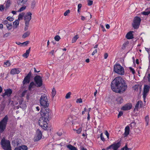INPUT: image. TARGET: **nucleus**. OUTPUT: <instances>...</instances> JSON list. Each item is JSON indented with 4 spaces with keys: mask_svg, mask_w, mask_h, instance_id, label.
Here are the masks:
<instances>
[{
    "mask_svg": "<svg viewBox=\"0 0 150 150\" xmlns=\"http://www.w3.org/2000/svg\"><path fill=\"white\" fill-rule=\"evenodd\" d=\"M112 89L116 93H122L127 90V86L125 81L121 77H117L113 80L111 84Z\"/></svg>",
    "mask_w": 150,
    "mask_h": 150,
    "instance_id": "1",
    "label": "nucleus"
},
{
    "mask_svg": "<svg viewBox=\"0 0 150 150\" xmlns=\"http://www.w3.org/2000/svg\"><path fill=\"white\" fill-rule=\"evenodd\" d=\"M41 117L40 118L38 121L39 125L45 130L48 129L47 122L49 118L50 110L45 108H42L41 109Z\"/></svg>",
    "mask_w": 150,
    "mask_h": 150,
    "instance_id": "2",
    "label": "nucleus"
},
{
    "mask_svg": "<svg viewBox=\"0 0 150 150\" xmlns=\"http://www.w3.org/2000/svg\"><path fill=\"white\" fill-rule=\"evenodd\" d=\"M8 120V117L6 115L0 121V134L6 129Z\"/></svg>",
    "mask_w": 150,
    "mask_h": 150,
    "instance_id": "3",
    "label": "nucleus"
},
{
    "mask_svg": "<svg viewBox=\"0 0 150 150\" xmlns=\"http://www.w3.org/2000/svg\"><path fill=\"white\" fill-rule=\"evenodd\" d=\"M40 102L41 106L43 107L42 108H45L46 109H49L47 107L49 104L46 95L44 94L41 96L40 99Z\"/></svg>",
    "mask_w": 150,
    "mask_h": 150,
    "instance_id": "4",
    "label": "nucleus"
},
{
    "mask_svg": "<svg viewBox=\"0 0 150 150\" xmlns=\"http://www.w3.org/2000/svg\"><path fill=\"white\" fill-rule=\"evenodd\" d=\"M0 144L2 148L5 150H11L10 141L3 138L1 139Z\"/></svg>",
    "mask_w": 150,
    "mask_h": 150,
    "instance_id": "5",
    "label": "nucleus"
},
{
    "mask_svg": "<svg viewBox=\"0 0 150 150\" xmlns=\"http://www.w3.org/2000/svg\"><path fill=\"white\" fill-rule=\"evenodd\" d=\"M114 71L120 75H123L124 73V69L123 67L118 64H116L114 66Z\"/></svg>",
    "mask_w": 150,
    "mask_h": 150,
    "instance_id": "6",
    "label": "nucleus"
},
{
    "mask_svg": "<svg viewBox=\"0 0 150 150\" xmlns=\"http://www.w3.org/2000/svg\"><path fill=\"white\" fill-rule=\"evenodd\" d=\"M141 21V18L138 16L134 17L132 23V26L134 29H138L139 28Z\"/></svg>",
    "mask_w": 150,
    "mask_h": 150,
    "instance_id": "7",
    "label": "nucleus"
},
{
    "mask_svg": "<svg viewBox=\"0 0 150 150\" xmlns=\"http://www.w3.org/2000/svg\"><path fill=\"white\" fill-rule=\"evenodd\" d=\"M34 81L37 87H41L42 85V80L41 77L40 75H36L34 78Z\"/></svg>",
    "mask_w": 150,
    "mask_h": 150,
    "instance_id": "8",
    "label": "nucleus"
},
{
    "mask_svg": "<svg viewBox=\"0 0 150 150\" xmlns=\"http://www.w3.org/2000/svg\"><path fill=\"white\" fill-rule=\"evenodd\" d=\"M121 145L120 142H115L112 144L110 145L107 148V149H108L112 148V149H117Z\"/></svg>",
    "mask_w": 150,
    "mask_h": 150,
    "instance_id": "9",
    "label": "nucleus"
},
{
    "mask_svg": "<svg viewBox=\"0 0 150 150\" xmlns=\"http://www.w3.org/2000/svg\"><path fill=\"white\" fill-rule=\"evenodd\" d=\"M31 75V73L30 71L28 74L27 75L25 76L24 79L22 82L23 85L27 84L30 82Z\"/></svg>",
    "mask_w": 150,
    "mask_h": 150,
    "instance_id": "10",
    "label": "nucleus"
},
{
    "mask_svg": "<svg viewBox=\"0 0 150 150\" xmlns=\"http://www.w3.org/2000/svg\"><path fill=\"white\" fill-rule=\"evenodd\" d=\"M150 88L149 86L145 85L144 86V88L143 93V98L144 100H145V98L147 96V94L149 92Z\"/></svg>",
    "mask_w": 150,
    "mask_h": 150,
    "instance_id": "11",
    "label": "nucleus"
},
{
    "mask_svg": "<svg viewBox=\"0 0 150 150\" xmlns=\"http://www.w3.org/2000/svg\"><path fill=\"white\" fill-rule=\"evenodd\" d=\"M12 93V90L10 88H8L5 90V92L3 93L2 96L3 97H4L5 96L9 97L11 96Z\"/></svg>",
    "mask_w": 150,
    "mask_h": 150,
    "instance_id": "12",
    "label": "nucleus"
},
{
    "mask_svg": "<svg viewBox=\"0 0 150 150\" xmlns=\"http://www.w3.org/2000/svg\"><path fill=\"white\" fill-rule=\"evenodd\" d=\"M42 134L41 131L39 129H38L36 131V137L35 140L36 141H38L40 140L42 137Z\"/></svg>",
    "mask_w": 150,
    "mask_h": 150,
    "instance_id": "13",
    "label": "nucleus"
},
{
    "mask_svg": "<svg viewBox=\"0 0 150 150\" xmlns=\"http://www.w3.org/2000/svg\"><path fill=\"white\" fill-rule=\"evenodd\" d=\"M32 14L30 12L27 13V14L24 16L25 23H29V22L31 19V15Z\"/></svg>",
    "mask_w": 150,
    "mask_h": 150,
    "instance_id": "14",
    "label": "nucleus"
},
{
    "mask_svg": "<svg viewBox=\"0 0 150 150\" xmlns=\"http://www.w3.org/2000/svg\"><path fill=\"white\" fill-rule=\"evenodd\" d=\"M21 69L19 68H14L11 69L10 73L12 74H19L21 72Z\"/></svg>",
    "mask_w": 150,
    "mask_h": 150,
    "instance_id": "15",
    "label": "nucleus"
},
{
    "mask_svg": "<svg viewBox=\"0 0 150 150\" xmlns=\"http://www.w3.org/2000/svg\"><path fill=\"white\" fill-rule=\"evenodd\" d=\"M132 108V104H128L122 107L121 109L123 110H130Z\"/></svg>",
    "mask_w": 150,
    "mask_h": 150,
    "instance_id": "16",
    "label": "nucleus"
},
{
    "mask_svg": "<svg viewBox=\"0 0 150 150\" xmlns=\"http://www.w3.org/2000/svg\"><path fill=\"white\" fill-rule=\"evenodd\" d=\"M28 147L26 145H21L18 147H16L15 149V150H27Z\"/></svg>",
    "mask_w": 150,
    "mask_h": 150,
    "instance_id": "17",
    "label": "nucleus"
},
{
    "mask_svg": "<svg viewBox=\"0 0 150 150\" xmlns=\"http://www.w3.org/2000/svg\"><path fill=\"white\" fill-rule=\"evenodd\" d=\"M130 128L128 126H127L125 127V132L124 135L125 137L127 136L129 133Z\"/></svg>",
    "mask_w": 150,
    "mask_h": 150,
    "instance_id": "18",
    "label": "nucleus"
},
{
    "mask_svg": "<svg viewBox=\"0 0 150 150\" xmlns=\"http://www.w3.org/2000/svg\"><path fill=\"white\" fill-rule=\"evenodd\" d=\"M132 31H130L126 35V37L128 39H132L133 38Z\"/></svg>",
    "mask_w": 150,
    "mask_h": 150,
    "instance_id": "19",
    "label": "nucleus"
},
{
    "mask_svg": "<svg viewBox=\"0 0 150 150\" xmlns=\"http://www.w3.org/2000/svg\"><path fill=\"white\" fill-rule=\"evenodd\" d=\"M27 1L28 0H17V2L18 5L21 6L25 4Z\"/></svg>",
    "mask_w": 150,
    "mask_h": 150,
    "instance_id": "20",
    "label": "nucleus"
},
{
    "mask_svg": "<svg viewBox=\"0 0 150 150\" xmlns=\"http://www.w3.org/2000/svg\"><path fill=\"white\" fill-rule=\"evenodd\" d=\"M142 104V102L141 101H139L137 103L135 107L134 110H138L139 105H140V107H141V105Z\"/></svg>",
    "mask_w": 150,
    "mask_h": 150,
    "instance_id": "21",
    "label": "nucleus"
},
{
    "mask_svg": "<svg viewBox=\"0 0 150 150\" xmlns=\"http://www.w3.org/2000/svg\"><path fill=\"white\" fill-rule=\"evenodd\" d=\"M30 47L29 49L26 50L25 53L23 55V56L25 58H27L29 56L30 51Z\"/></svg>",
    "mask_w": 150,
    "mask_h": 150,
    "instance_id": "22",
    "label": "nucleus"
},
{
    "mask_svg": "<svg viewBox=\"0 0 150 150\" xmlns=\"http://www.w3.org/2000/svg\"><path fill=\"white\" fill-rule=\"evenodd\" d=\"M67 147L69 150H78L77 148L70 144L67 145Z\"/></svg>",
    "mask_w": 150,
    "mask_h": 150,
    "instance_id": "23",
    "label": "nucleus"
},
{
    "mask_svg": "<svg viewBox=\"0 0 150 150\" xmlns=\"http://www.w3.org/2000/svg\"><path fill=\"white\" fill-rule=\"evenodd\" d=\"M35 86H36V84L33 81L31 82L28 86L29 90H31L32 88H34Z\"/></svg>",
    "mask_w": 150,
    "mask_h": 150,
    "instance_id": "24",
    "label": "nucleus"
},
{
    "mask_svg": "<svg viewBox=\"0 0 150 150\" xmlns=\"http://www.w3.org/2000/svg\"><path fill=\"white\" fill-rule=\"evenodd\" d=\"M149 8H146L145 10L146 11H142L141 12V14L145 16H148L150 13V11H146Z\"/></svg>",
    "mask_w": 150,
    "mask_h": 150,
    "instance_id": "25",
    "label": "nucleus"
},
{
    "mask_svg": "<svg viewBox=\"0 0 150 150\" xmlns=\"http://www.w3.org/2000/svg\"><path fill=\"white\" fill-rule=\"evenodd\" d=\"M30 31H28L27 32L25 33L22 35V38H25L27 37H28L30 35Z\"/></svg>",
    "mask_w": 150,
    "mask_h": 150,
    "instance_id": "26",
    "label": "nucleus"
},
{
    "mask_svg": "<svg viewBox=\"0 0 150 150\" xmlns=\"http://www.w3.org/2000/svg\"><path fill=\"white\" fill-rule=\"evenodd\" d=\"M12 144L13 146H18L19 144V143L17 140H15L12 141Z\"/></svg>",
    "mask_w": 150,
    "mask_h": 150,
    "instance_id": "27",
    "label": "nucleus"
},
{
    "mask_svg": "<svg viewBox=\"0 0 150 150\" xmlns=\"http://www.w3.org/2000/svg\"><path fill=\"white\" fill-rule=\"evenodd\" d=\"M116 100L118 104H121L123 102V99L121 97L118 98Z\"/></svg>",
    "mask_w": 150,
    "mask_h": 150,
    "instance_id": "28",
    "label": "nucleus"
},
{
    "mask_svg": "<svg viewBox=\"0 0 150 150\" xmlns=\"http://www.w3.org/2000/svg\"><path fill=\"white\" fill-rule=\"evenodd\" d=\"M145 120L146 122V126H148L149 125V119L148 115H147L145 117Z\"/></svg>",
    "mask_w": 150,
    "mask_h": 150,
    "instance_id": "29",
    "label": "nucleus"
},
{
    "mask_svg": "<svg viewBox=\"0 0 150 150\" xmlns=\"http://www.w3.org/2000/svg\"><path fill=\"white\" fill-rule=\"evenodd\" d=\"M10 5V2L9 0H8L6 1L5 5V8L8 9Z\"/></svg>",
    "mask_w": 150,
    "mask_h": 150,
    "instance_id": "30",
    "label": "nucleus"
},
{
    "mask_svg": "<svg viewBox=\"0 0 150 150\" xmlns=\"http://www.w3.org/2000/svg\"><path fill=\"white\" fill-rule=\"evenodd\" d=\"M23 6L18 11V12H21L22 11H23L26 8V6H25L24 5H23Z\"/></svg>",
    "mask_w": 150,
    "mask_h": 150,
    "instance_id": "31",
    "label": "nucleus"
},
{
    "mask_svg": "<svg viewBox=\"0 0 150 150\" xmlns=\"http://www.w3.org/2000/svg\"><path fill=\"white\" fill-rule=\"evenodd\" d=\"M78 35H75L72 39V43H74L76 42L77 39L78 38Z\"/></svg>",
    "mask_w": 150,
    "mask_h": 150,
    "instance_id": "32",
    "label": "nucleus"
},
{
    "mask_svg": "<svg viewBox=\"0 0 150 150\" xmlns=\"http://www.w3.org/2000/svg\"><path fill=\"white\" fill-rule=\"evenodd\" d=\"M20 107L23 108H25L26 107V102H24L22 103L20 105Z\"/></svg>",
    "mask_w": 150,
    "mask_h": 150,
    "instance_id": "33",
    "label": "nucleus"
},
{
    "mask_svg": "<svg viewBox=\"0 0 150 150\" xmlns=\"http://www.w3.org/2000/svg\"><path fill=\"white\" fill-rule=\"evenodd\" d=\"M56 91L55 90V89L54 88H53L52 89V96L53 97L56 94Z\"/></svg>",
    "mask_w": 150,
    "mask_h": 150,
    "instance_id": "34",
    "label": "nucleus"
},
{
    "mask_svg": "<svg viewBox=\"0 0 150 150\" xmlns=\"http://www.w3.org/2000/svg\"><path fill=\"white\" fill-rule=\"evenodd\" d=\"M4 65H6V67L9 66L10 65V63L9 61H7L4 63Z\"/></svg>",
    "mask_w": 150,
    "mask_h": 150,
    "instance_id": "35",
    "label": "nucleus"
},
{
    "mask_svg": "<svg viewBox=\"0 0 150 150\" xmlns=\"http://www.w3.org/2000/svg\"><path fill=\"white\" fill-rule=\"evenodd\" d=\"M71 94V92H69L67 93L65 96L66 98L67 99H69L70 98Z\"/></svg>",
    "mask_w": 150,
    "mask_h": 150,
    "instance_id": "36",
    "label": "nucleus"
},
{
    "mask_svg": "<svg viewBox=\"0 0 150 150\" xmlns=\"http://www.w3.org/2000/svg\"><path fill=\"white\" fill-rule=\"evenodd\" d=\"M60 39V38L59 35H57L54 37V39L56 41H58Z\"/></svg>",
    "mask_w": 150,
    "mask_h": 150,
    "instance_id": "37",
    "label": "nucleus"
},
{
    "mask_svg": "<svg viewBox=\"0 0 150 150\" xmlns=\"http://www.w3.org/2000/svg\"><path fill=\"white\" fill-rule=\"evenodd\" d=\"M5 6L3 5H0V11H3L5 9Z\"/></svg>",
    "mask_w": 150,
    "mask_h": 150,
    "instance_id": "38",
    "label": "nucleus"
},
{
    "mask_svg": "<svg viewBox=\"0 0 150 150\" xmlns=\"http://www.w3.org/2000/svg\"><path fill=\"white\" fill-rule=\"evenodd\" d=\"M18 103L19 105H21L23 102V98H21L20 99H18Z\"/></svg>",
    "mask_w": 150,
    "mask_h": 150,
    "instance_id": "39",
    "label": "nucleus"
},
{
    "mask_svg": "<svg viewBox=\"0 0 150 150\" xmlns=\"http://www.w3.org/2000/svg\"><path fill=\"white\" fill-rule=\"evenodd\" d=\"M82 129V128L80 127L78 129H75V131L77 133L80 134L81 132Z\"/></svg>",
    "mask_w": 150,
    "mask_h": 150,
    "instance_id": "40",
    "label": "nucleus"
},
{
    "mask_svg": "<svg viewBox=\"0 0 150 150\" xmlns=\"http://www.w3.org/2000/svg\"><path fill=\"white\" fill-rule=\"evenodd\" d=\"M19 21L16 20L14 22H13V25H15L16 26H17L19 24Z\"/></svg>",
    "mask_w": 150,
    "mask_h": 150,
    "instance_id": "41",
    "label": "nucleus"
},
{
    "mask_svg": "<svg viewBox=\"0 0 150 150\" xmlns=\"http://www.w3.org/2000/svg\"><path fill=\"white\" fill-rule=\"evenodd\" d=\"M70 13V11L69 10H67L64 13V16H66L68 14Z\"/></svg>",
    "mask_w": 150,
    "mask_h": 150,
    "instance_id": "42",
    "label": "nucleus"
},
{
    "mask_svg": "<svg viewBox=\"0 0 150 150\" xmlns=\"http://www.w3.org/2000/svg\"><path fill=\"white\" fill-rule=\"evenodd\" d=\"M93 1L91 0H88V6H90L92 5Z\"/></svg>",
    "mask_w": 150,
    "mask_h": 150,
    "instance_id": "43",
    "label": "nucleus"
},
{
    "mask_svg": "<svg viewBox=\"0 0 150 150\" xmlns=\"http://www.w3.org/2000/svg\"><path fill=\"white\" fill-rule=\"evenodd\" d=\"M27 91V90H25L23 91L21 94V97H24L26 94Z\"/></svg>",
    "mask_w": 150,
    "mask_h": 150,
    "instance_id": "44",
    "label": "nucleus"
},
{
    "mask_svg": "<svg viewBox=\"0 0 150 150\" xmlns=\"http://www.w3.org/2000/svg\"><path fill=\"white\" fill-rule=\"evenodd\" d=\"M100 139L101 140H102L103 141H105V139L104 138L103 133H101L100 135Z\"/></svg>",
    "mask_w": 150,
    "mask_h": 150,
    "instance_id": "45",
    "label": "nucleus"
},
{
    "mask_svg": "<svg viewBox=\"0 0 150 150\" xmlns=\"http://www.w3.org/2000/svg\"><path fill=\"white\" fill-rule=\"evenodd\" d=\"M11 34V33L9 32H8L5 34H4L3 35L4 38H6L8 37Z\"/></svg>",
    "mask_w": 150,
    "mask_h": 150,
    "instance_id": "46",
    "label": "nucleus"
},
{
    "mask_svg": "<svg viewBox=\"0 0 150 150\" xmlns=\"http://www.w3.org/2000/svg\"><path fill=\"white\" fill-rule=\"evenodd\" d=\"M25 28L24 30L25 31L27 30L28 29L29 23H25Z\"/></svg>",
    "mask_w": 150,
    "mask_h": 150,
    "instance_id": "47",
    "label": "nucleus"
},
{
    "mask_svg": "<svg viewBox=\"0 0 150 150\" xmlns=\"http://www.w3.org/2000/svg\"><path fill=\"white\" fill-rule=\"evenodd\" d=\"M7 19L8 21H12L13 20V18H12L11 17H10V16H8L7 18Z\"/></svg>",
    "mask_w": 150,
    "mask_h": 150,
    "instance_id": "48",
    "label": "nucleus"
},
{
    "mask_svg": "<svg viewBox=\"0 0 150 150\" xmlns=\"http://www.w3.org/2000/svg\"><path fill=\"white\" fill-rule=\"evenodd\" d=\"M82 102V100L81 98L78 99L76 101V102L77 103H81Z\"/></svg>",
    "mask_w": 150,
    "mask_h": 150,
    "instance_id": "49",
    "label": "nucleus"
},
{
    "mask_svg": "<svg viewBox=\"0 0 150 150\" xmlns=\"http://www.w3.org/2000/svg\"><path fill=\"white\" fill-rule=\"evenodd\" d=\"M145 50L146 51L148 52L149 55V56H150V48L149 49L148 48H145Z\"/></svg>",
    "mask_w": 150,
    "mask_h": 150,
    "instance_id": "50",
    "label": "nucleus"
},
{
    "mask_svg": "<svg viewBox=\"0 0 150 150\" xmlns=\"http://www.w3.org/2000/svg\"><path fill=\"white\" fill-rule=\"evenodd\" d=\"M129 69L132 72L133 74H134L135 73L134 69L131 67H130L129 68Z\"/></svg>",
    "mask_w": 150,
    "mask_h": 150,
    "instance_id": "51",
    "label": "nucleus"
},
{
    "mask_svg": "<svg viewBox=\"0 0 150 150\" xmlns=\"http://www.w3.org/2000/svg\"><path fill=\"white\" fill-rule=\"evenodd\" d=\"M123 114V113L122 112L120 111L119 112V114L118 115V117H120Z\"/></svg>",
    "mask_w": 150,
    "mask_h": 150,
    "instance_id": "52",
    "label": "nucleus"
},
{
    "mask_svg": "<svg viewBox=\"0 0 150 150\" xmlns=\"http://www.w3.org/2000/svg\"><path fill=\"white\" fill-rule=\"evenodd\" d=\"M29 43V41H27L25 42H24L23 43H22L23 45H26Z\"/></svg>",
    "mask_w": 150,
    "mask_h": 150,
    "instance_id": "53",
    "label": "nucleus"
},
{
    "mask_svg": "<svg viewBox=\"0 0 150 150\" xmlns=\"http://www.w3.org/2000/svg\"><path fill=\"white\" fill-rule=\"evenodd\" d=\"M97 52V49H96L92 52V55L93 56Z\"/></svg>",
    "mask_w": 150,
    "mask_h": 150,
    "instance_id": "54",
    "label": "nucleus"
},
{
    "mask_svg": "<svg viewBox=\"0 0 150 150\" xmlns=\"http://www.w3.org/2000/svg\"><path fill=\"white\" fill-rule=\"evenodd\" d=\"M90 112V110L89 111H88V117H87V120L88 121H89V120H90V114H89V113Z\"/></svg>",
    "mask_w": 150,
    "mask_h": 150,
    "instance_id": "55",
    "label": "nucleus"
},
{
    "mask_svg": "<svg viewBox=\"0 0 150 150\" xmlns=\"http://www.w3.org/2000/svg\"><path fill=\"white\" fill-rule=\"evenodd\" d=\"M105 135L107 136V138H109V134L107 131H106L105 132Z\"/></svg>",
    "mask_w": 150,
    "mask_h": 150,
    "instance_id": "56",
    "label": "nucleus"
},
{
    "mask_svg": "<svg viewBox=\"0 0 150 150\" xmlns=\"http://www.w3.org/2000/svg\"><path fill=\"white\" fill-rule=\"evenodd\" d=\"M80 150H87V149L83 146H81L80 147Z\"/></svg>",
    "mask_w": 150,
    "mask_h": 150,
    "instance_id": "57",
    "label": "nucleus"
},
{
    "mask_svg": "<svg viewBox=\"0 0 150 150\" xmlns=\"http://www.w3.org/2000/svg\"><path fill=\"white\" fill-rule=\"evenodd\" d=\"M8 21L7 20H5L3 21V23L4 24H7L8 23Z\"/></svg>",
    "mask_w": 150,
    "mask_h": 150,
    "instance_id": "58",
    "label": "nucleus"
},
{
    "mask_svg": "<svg viewBox=\"0 0 150 150\" xmlns=\"http://www.w3.org/2000/svg\"><path fill=\"white\" fill-rule=\"evenodd\" d=\"M82 7V4H79L78 5V9H80Z\"/></svg>",
    "mask_w": 150,
    "mask_h": 150,
    "instance_id": "59",
    "label": "nucleus"
},
{
    "mask_svg": "<svg viewBox=\"0 0 150 150\" xmlns=\"http://www.w3.org/2000/svg\"><path fill=\"white\" fill-rule=\"evenodd\" d=\"M108 57V54L107 53H105V54H104V59H106Z\"/></svg>",
    "mask_w": 150,
    "mask_h": 150,
    "instance_id": "60",
    "label": "nucleus"
},
{
    "mask_svg": "<svg viewBox=\"0 0 150 150\" xmlns=\"http://www.w3.org/2000/svg\"><path fill=\"white\" fill-rule=\"evenodd\" d=\"M23 16V15H22L21 14H19L18 16V19H20V18H22Z\"/></svg>",
    "mask_w": 150,
    "mask_h": 150,
    "instance_id": "61",
    "label": "nucleus"
},
{
    "mask_svg": "<svg viewBox=\"0 0 150 150\" xmlns=\"http://www.w3.org/2000/svg\"><path fill=\"white\" fill-rule=\"evenodd\" d=\"M124 149H125V150H131V148H128L127 146H125Z\"/></svg>",
    "mask_w": 150,
    "mask_h": 150,
    "instance_id": "62",
    "label": "nucleus"
},
{
    "mask_svg": "<svg viewBox=\"0 0 150 150\" xmlns=\"http://www.w3.org/2000/svg\"><path fill=\"white\" fill-rule=\"evenodd\" d=\"M81 19L82 21H84L85 19V18L83 16H81Z\"/></svg>",
    "mask_w": 150,
    "mask_h": 150,
    "instance_id": "63",
    "label": "nucleus"
},
{
    "mask_svg": "<svg viewBox=\"0 0 150 150\" xmlns=\"http://www.w3.org/2000/svg\"><path fill=\"white\" fill-rule=\"evenodd\" d=\"M148 81L149 82H150V73L149 74L148 76Z\"/></svg>",
    "mask_w": 150,
    "mask_h": 150,
    "instance_id": "64",
    "label": "nucleus"
}]
</instances>
